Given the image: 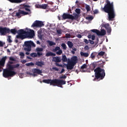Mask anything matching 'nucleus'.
<instances>
[{
    "instance_id": "nucleus-22",
    "label": "nucleus",
    "mask_w": 127,
    "mask_h": 127,
    "mask_svg": "<svg viewBox=\"0 0 127 127\" xmlns=\"http://www.w3.org/2000/svg\"><path fill=\"white\" fill-rule=\"evenodd\" d=\"M36 65H37V66H39V67H42V66H43L44 65H45L44 62L41 61V62H36Z\"/></svg>"
},
{
    "instance_id": "nucleus-6",
    "label": "nucleus",
    "mask_w": 127,
    "mask_h": 127,
    "mask_svg": "<svg viewBox=\"0 0 127 127\" xmlns=\"http://www.w3.org/2000/svg\"><path fill=\"white\" fill-rule=\"evenodd\" d=\"M16 74V72L13 71L12 67L9 65L8 67L3 69V77L4 78H8V77H13L14 75Z\"/></svg>"
},
{
    "instance_id": "nucleus-18",
    "label": "nucleus",
    "mask_w": 127,
    "mask_h": 127,
    "mask_svg": "<svg viewBox=\"0 0 127 127\" xmlns=\"http://www.w3.org/2000/svg\"><path fill=\"white\" fill-rule=\"evenodd\" d=\"M77 60H78V58L76 56H74L71 59V61H69L70 62V63H72V64L76 65L77 64Z\"/></svg>"
},
{
    "instance_id": "nucleus-40",
    "label": "nucleus",
    "mask_w": 127,
    "mask_h": 127,
    "mask_svg": "<svg viewBox=\"0 0 127 127\" xmlns=\"http://www.w3.org/2000/svg\"><path fill=\"white\" fill-rule=\"evenodd\" d=\"M25 65L26 66H33V65H34V64L31 62V63H28L25 64Z\"/></svg>"
},
{
    "instance_id": "nucleus-4",
    "label": "nucleus",
    "mask_w": 127,
    "mask_h": 127,
    "mask_svg": "<svg viewBox=\"0 0 127 127\" xmlns=\"http://www.w3.org/2000/svg\"><path fill=\"white\" fill-rule=\"evenodd\" d=\"M95 72V78L93 79V81H96V80H103L106 76V73L105 72V69H102L100 66L97 67L94 69Z\"/></svg>"
},
{
    "instance_id": "nucleus-39",
    "label": "nucleus",
    "mask_w": 127,
    "mask_h": 127,
    "mask_svg": "<svg viewBox=\"0 0 127 127\" xmlns=\"http://www.w3.org/2000/svg\"><path fill=\"white\" fill-rule=\"evenodd\" d=\"M98 55H99V56H104V55H105V52L101 51L98 53Z\"/></svg>"
},
{
    "instance_id": "nucleus-38",
    "label": "nucleus",
    "mask_w": 127,
    "mask_h": 127,
    "mask_svg": "<svg viewBox=\"0 0 127 127\" xmlns=\"http://www.w3.org/2000/svg\"><path fill=\"white\" fill-rule=\"evenodd\" d=\"M62 53H63V51H62V50H60V49L58 52H56V54H57V55H61Z\"/></svg>"
},
{
    "instance_id": "nucleus-12",
    "label": "nucleus",
    "mask_w": 127,
    "mask_h": 127,
    "mask_svg": "<svg viewBox=\"0 0 127 127\" xmlns=\"http://www.w3.org/2000/svg\"><path fill=\"white\" fill-rule=\"evenodd\" d=\"M42 26H44L43 22L38 20H36L34 22L31 26L32 27H42Z\"/></svg>"
},
{
    "instance_id": "nucleus-14",
    "label": "nucleus",
    "mask_w": 127,
    "mask_h": 127,
    "mask_svg": "<svg viewBox=\"0 0 127 127\" xmlns=\"http://www.w3.org/2000/svg\"><path fill=\"white\" fill-rule=\"evenodd\" d=\"M35 50L36 52H37V54L38 57H40V56H42V55H43V53H42L43 52V48L37 47Z\"/></svg>"
},
{
    "instance_id": "nucleus-44",
    "label": "nucleus",
    "mask_w": 127,
    "mask_h": 127,
    "mask_svg": "<svg viewBox=\"0 0 127 127\" xmlns=\"http://www.w3.org/2000/svg\"><path fill=\"white\" fill-rule=\"evenodd\" d=\"M72 48L73 51H71V53H72V54H75V51H77V48H76L75 47H73Z\"/></svg>"
},
{
    "instance_id": "nucleus-63",
    "label": "nucleus",
    "mask_w": 127,
    "mask_h": 127,
    "mask_svg": "<svg viewBox=\"0 0 127 127\" xmlns=\"http://www.w3.org/2000/svg\"><path fill=\"white\" fill-rule=\"evenodd\" d=\"M32 76H34V77H36V76H37V74H36V73H33V75Z\"/></svg>"
},
{
    "instance_id": "nucleus-46",
    "label": "nucleus",
    "mask_w": 127,
    "mask_h": 127,
    "mask_svg": "<svg viewBox=\"0 0 127 127\" xmlns=\"http://www.w3.org/2000/svg\"><path fill=\"white\" fill-rule=\"evenodd\" d=\"M9 59L10 61H14V62L16 61L15 59H14V58H13V57H10Z\"/></svg>"
},
{
    "instance_id": "nucleus-45",
    "label": "nucleus",
    "mask_w": 127,
    "mask_h": 127,
    "mask_svg": "<svg viewBox=\"0 0 127 127\" xmlns=\"http://www.w3.org/2000/svg\"><path fill=\"white\" fill-rule=\"evenodd\" d=\"M65 37H66V38H71L72 37V35H71V34H66Z\"/></svg>"
},
{
    "instance_id": "nucleus-32",
    "label": "nucleus",
    "mask_w": 127,
    "mask_h": 127,
    "mask_svg": "<svg viewBox=\"0 0 127 127\" xmlns=\"http://www.w3.org/2000/svg\"><path fill=\"white\" fill-rule=\"evenodd\" d=\"M85 8H86L87 11H90V10H91V7L88 4L85 5Z\"/></svg>"
},
{
    "instance_id": "nucleus-64",
    "label": "nucleus",
    "mask_w": 127,
    "mask_h": 127,
    "mask_svg": "<svg viewBox=\"0 0 127 127\" xmlns=\"http://www.w3.org/2000/svg\"><path fill=\"white\" fill-rule=\"evenodd\" d=\"M92 35H88V38H92Z\"/></svg>"
},
{
    "instance_id": "nucleus-54",
    "label": "nucleus",
    "mask_w": 127,
    "mask_h": 127,
    "mask_svg": "<svg viewBox=\"0 0 127 127\" xmlns=\"http://www.w3.org/2000/svg\"><path fill=\"white\" fill-rule=\"evenodd\" d=\"M26 74H27V75H30V76H32L33 75V73L28 71L26 72Z\"/></svg>"
},
{
    "instance_id": "nucleus-35",
    "label": "nucleus",
    "mask_w": 127,
    "mask_h": 127,
    "mask_svg": "<svg viewBox=\"0 0 127 127\" xmlns=\"http://www.w3.org/2000/svg\"><path fill=\"white\" fill-rule=\"evenodd\" d=\"M60 50V47H56L53 50V52H56Z\"/></svg>"
},
{
    "instance_id": "nucleus-47",
    "label": "nucleus",
    "mask_w": 127,
    "mask_h": 127,
    "mask_svg": "<svg viewBox=\"0 0 127 127\" xmlns=\"http://www.w3.org/2000/svg\"><path fill=\"white\" fill-rule=\"evenodd\" d=\"M87 19L89 20H93V19H94V17H93V16H88Z\"/></svg>"
},
{
    "instance_id": "nucleus-56",
    "label": "nucleus",
    "mask_w": 127,
    "mask_h": 127,
    "mask_svg": "<svg viewBox=\"0 0 127 127\" xmlns=\"http://www.w3.org/2000/svg\"><path fill=\"white\" fill-rule=\"evenodd\" d=\"M65 72V69L64 68H62L61 71L60 72V74H62V73H64Z\"/></svg>"
},
{
    "instance_id": "nucleus-1",
    "label": "nucleus",
    "mask_w": 127,
    "mask_h": 127,
    "mask_svg": "<svg viewBox=\"0 0 127 127\" xmlns=\"http://www.w3.org/2000/svg\"><path fill=\"white\" fill-rule=\"evenodd\" d=\"M102 10L108 14V20L109 21H114V19L116 17V12H115L113 2H111L109 0H106V4H105Z\"/></svg>"
},
{
    "instance_id": "nucleus-52",
    "label": "nucleus",
    "mask_w": 127,
    "mask_h": 127,
    "mask_svg": "<svg viewBox=\"0 0 127 127\" xmlns=\"http://www.w3.org/2000/svg\"><path fill=\"white\" fill-rule=\"evenodd\" d=\"M93 12L95 14H97V13H99V10H98V9H95L94 10Z\"/></svg>"
},
{
    "instance_id": "nucleus-34",
    "label": "nucleus",
    "mask_w": 127,
    "mask_h": 127,
    "mask_svg": "<svg viewBox=\"0 0 127 127\" xmlns=\"http://www.w3.org/2000/svg\"><path fill=\"white\" fill-rule=\"evenodd\" d=\"M57 33H58V35L59 36H60V35H61V34H62V29L57 30Z\"/></svg>"
},
{
    "instance_id": "nucleus-61",
    "label": "nucleus",
    "mask_w": 127,
    "mask_h": 127,
    "mask_svg": "<svg viewBox=\"0 0 127 127\" xmlns=\"http://www.w3.org/2000/svg\"><path fill=\"white\" fill-rule=\"evenodd\" d=\"M48 4H53V2L52 1H49L48 2Z\"/></svg>"
},
{
    "instance_id": "nucleus-28",
    "label": "nucleus",
    "mask_w": 127,
    "mask_h": 127,
    "mask_svg": "<svg viewBox=\"0 0 127 127\" xmlns=\"http://www.w3.org/2000/svg\"><path fill=\"white\" fill-rule=\"evenodd\" d=\"M96 67H97V63H93L92 64H91V69L92 70H94V69H95V68H96Z\"/></svg>"
},
{
    "instance_id": "nucleus-57",
    "label": "nucleus",
    "mask_w": 127,
    "mask_h": 127,
    "mask_svg": "<svg viewBox=\"0 0 127 127\" xmlns=\"http://www.w3.org/2000/svg\"><path fill=\"white\" fill-rule=\"evenodd\" d=\"M95 38H96V36H95V35H93L92 36H91L92 40H94Z\"/></svg>"
},
{
    "instance_id": "nucleus-59",
    "label": "nucleus",
    "mask_w": 127,
    "mask_h": 127,
    "mask_svg": "<svg viewBox=\"0 0 127 127\" xmlns=\"http://www.w3.org/2000/svg\"><path fill=\"white\" fill-rule=\"evenodd\" d=\"M21 62L22 64H24L25 63H26L27 62H26V60H23V61H21Z\"/></svg>"
},
{
    "instance_id": "nucleus-26",
    "label": "nucleus",
    "mask_w": 127,
    "mask_h": 127,
    "mask_svg": "<svg viewBox=\"0 0 127 127\" xmlns=\"http://www.w3.org/2000/svg\"><path fill=\"white\" fill-rule=\"evenodd\" d=\"M12 64H13V62L9 61L7 64V68H8L9 66H11L13 69V65H12Z\"/></svg>"
},
{
    "instance_id": "nucleus-37",
    "label": "nucleus",
    "mask_w": 127,
    "mask_h": 127,
    "mask_svg": "<svg viewBox=\"0 0 127 127\" xmlns=\"http://www.w3.org/2000/svg\"><path fill=\"white\" fill-rule=\"evenodd\" d=\"M64 50H66L67 49V46L65 43H63L61 45Z\"/></svg>"
},
{
    "instance_id": "nucleus-11",
    "label": "nucleus",
    "mask_w": 127,
    "mask_h": 127,
    "mask_svg": "<svg viewBox=\"0 0 127 127\" xmlns=\"http://www.w3.org/2000/svg\"><path fill=\"white\" fill-rule=\"evenodd\" d=\"M10 32V29L6 27H0V33L1 35H5L7 33Z\"/></svg>"
},
{
    "instance_id": "nucleus-3",
    "label": "nucleus",
    "mask_w": 127,
    "mask_h": 127,
    "mask_svg": "<svg viewBox=\"0 0 127 127\" xmlns=\"http://www.w3.org/2000/svg\"><path fill=\"white\" fill-rule=\"evenodd\" d=\"M43 82L46 84H50L51 86H57L61 88L63 87L62 86H63V85H65L66 84V81L56 78L54 79H44Z\"/></svg>"
},
{
    "instance_id": "nucleus-10",
    "label": "nucleus",
    "mask_w": 127,
    "mask_h": 127,
    "mask_svg": "<svg viewBox=\"0 0 127 127\" xmlns=\"http://www.w3.org/2000/svg\"><path fill=\"white\" fill-rule=\"evenodd\" d=\"M53 62H56L55 65L56 66H58V67H62L63 68L64 66L62 64H59L60 62H61L62 60L59 57H54L53 58Z\"/></svg>"
},
{
    "instance_id": "nucleus-8",
    "label": "nucleus",
    "mask_w": 127,
    "mask_h": 127,
    "mask_svg": "<svg viewBox=\"0 0 127 127\" xmlns=\"http://www.w3.org/2000/svg\"><path fill=\"white\" fill-rule=\"evenodd\" d=\"M62 17L63 19H71V20H75L76 19H78L79 15L75 14L74 16H73L72 14L64 13L62 16Z\"/></svg>"
},
{
    "instance_id": "nucleus-7",
    "label": "nucleus",
    "mask_w": 127,
    "mask_h": 127,
    "mask_svg": "<svg viewBox=\"0 0 127 127\" xmlns=\"http://www.w3.org/2000/svg\"><path fill=\"white\" fill-rule=\"evenodd\" d=\"M24 50L27 51V52H29L31 51V47H35L36 45L32 41H27L24 42Z\"/></svg>"
},
{
    "instance_id": "nucleus-36",
    "label": "nucleus",
    "mask_w": 127,
    "mask_h": 127,
    "mask_svg": "<svg viewBox=\"0 0 127 127\" xmlns=\"http://www.w3.org/2000/svg\"><path fill=\"white\" fill-rule=\"evenodd\" d=\"M87 68V64H83L81 66V70H83V69H86Z\"/></svg>"
},
{
    "instance_id": "nucleus-43",
    "label": "nucleus",
    "mask_w": 127,
    "mask_h": 127,
    "mask_svg": "<svg viewBox=\"0 0 127 127\" xmlns=\"http://www.w3.org/2000/svg\"><path fill=\"white\" fill-rule=\"evenodd\" d=\"M19 66H20V64H14L13 65V70H14V68H18V67H19Z\"/></svg>"
},
{
    "instance_id": "nucleus-55",
    "label": "nucleus",
    "mask_w": 127,
    "mask_h": 127,
    "mask_svg": "<svg viewBox=\"0 0 127 127\" xmlns=\"http://www.w3.org/2000/svg\"><path fill=\"white\" fill-rule=\"evenodd\" d=\"M89 49H90L89 48V46H85V47H84V50H89Z\"/></svg>"
},
{
    "instance_id": "nucleus-16",
    "label": "nucleus",
    "mask_w": 127,
    "mask_h": 127,
    "mask_svg": "<svg viewBox=\"0 0 127 127\" xmlns=\"http://www.w3.org/2000/svg\"><path fill=\"white\" fill-rule=\"evenodd\" d=\"M36 6L38 8H42V9H46V8H48V7H49L48 4H42V5L38 4L36 5Z\"/></svg>"
},
{
    "instance_id": "nucleus-53",
    "label": "nucleus",
    "mask_w": 127,
    "mask_h": 127,
    "mask_svg": "<svg viewBox=\"0 0 127 127\" xmlns=\"http://www.w3.org/2000/svg\"><path fill=\"white\" fill-rule=\"evenodd\" d=\"M84 42L86 43V44H88L89 43V41L87 40L86 39H84Z\"/></svg>"
},
{
    "instance_id": "nucleus-58",
    "label": "nucleus",
    "mask_w": 127,
    "mask_h": 127,
    "mask_svg": "<svg viewBox=\"0 0 127 127\" xmlns=\"http://www.w3.org/2000/svg\"><path fill=\"white\" fill-rule=\"evenodd\" d=\"M77 37H78V38H82V35L81 34H78Z\"/></svg>"
},
{
    "instance_id": "nucleus-15",
    "label": "nucleus",
    "mask_w": 127,
    "mask_h": 127,
    "mask_svg": "<svg viewBox=\"0 0 127 127\" xmlns=\"http://www.w3.org/2000/svg\"><path fill=\"white\" fill-rule=\"evenodd\" d=\"M103 27H105V29L107 30V33L110 34L112 32V28L110 27V24L107 23L103 25Z\"/></svg>"
},
{
    "instance_id": "nucleus-42",
    "label": "nucleus",
    "mask_w": 127,
    "mask_h": 127,
    "mask_svg": "<svg viewBox=\"0 0 127 127\" xmlns=\"http://www.w3.org/2000/svg\"><path fill=\"white\" fill-rule=\"evenodd\" d=\"M75 12H76V13H77L78 14H80L81 13V9H80L79 8H76L75 9Z\"/></svg>"
},
{
    "instance_id": "nucleus-27",
    "label": "nucleus",
    "mask_w": 127,
    "mask_h": 127,
    "mask_svg": "<svg viewBox=\"0 0 127 127\" xmlns=\"http://www.w3.org/2000/svg\"><path fill=\"white\" fill-rule=\"evenodd\" d=\"M80 55L84 56V57H89V54L88 53L81 52Z\"/></svg>"
},
{
    "instance_id": "nucleus-25",
    "label": "nucleus",
    "mask_w": 127,
    "mask_h": 127,
    "mask_svg": "<svg viewBox=\"0 0 127 127\" xmlns=\"http://www.w3.org/2000/svg\"><path fill=\"white\" fill-rule=\"evenodd\" d=\"M67 45L69 48H73V46H74L73 43L70 41H67Z\"/></svg>"
},
{
    "instance_id": "nucleus-50",
    "label": "nucleus",
    "mask_w": 127,
    "mask_h": 127,
    "mask_svg": "<svg viewBox=\"0 0 127 127\" xmlns=\"http://www.w3.org/2000/svg\"><path fill=\"white\" fill-rule=\"evenodd\" d=\"M88 41H89V43L92 45H93V44H94V43H95V42L93 41V40H88Z\"/></svg>"
},
{
    "instance_id": "nucleus-2",
    "label": "nucleus",
    "mask_w": 127,
    "mask_h": 127,
    "mask_svg": "<svg viewBox=\"0 0 127 127\" xmlns=\"http://www.w3.org/2000/svg\"><path fill=\"white\" fill-rule=\"evenodd\" d=\"M18 35H16V38H20L23 40L25 39L26 37L29 38H33V36L35 35L34 31L33 30H29L26 28L25 30L24 29H20L18 32Z\"/></svg>"
},
{
    "instance_id": "nucleus-20",
    "label": "nucleus",
    "mask_w": 127,
    "mask_h": 127,
    "mask_svg": "<svg viewBox=\"0 0 127 127\" xmlns=\"http://www.w3.org/2000/svg\"><path fill=\"white\" fill-rule=\"evenodd\" d=\"M97 56H98V53L97 52H93L91 54L90 58L94 60Z\"/></svg>"
},
{
    "instance_id": "nucleus-9",
    "label": "nucleus",
    "mask_w": 127,
    "mask_h": 127,
    "mask_svg": "<svg viewBox=\"0 0 127 127\" xmlns=\"http://www.w3.org/2000/svg\"><path fill=\"white\" fill-rule=\"evenodd\" d=\"M91 31L94 33H96L97 35H98V36H104V35H106V34L107 33L106 30L105 29H102L101 31H100L98 29H94L91 30Z\"/></svg>"
},
{
    "instance_id": "nucleus-30",
    "label": "nucleus",
    "mask_w": 127,
    "mask_h": 127,
    "mask_svg": "<svg viewBox=\"0 0 127 127\" xmlns=\"http://www.w3.org/2000/svg\"><path fill=\"white\" fill-rule=\"evenodd\" d=\"M7 41L8 43H11L12 42V40H11V36H8L7 38Z\"/></svg>"
},
{
    "instance_id": "nucleus-31",
    "label": "nucleus",
    "mask_w": 127,
    "mask_h": 127,
    "mask_svg": "<svg viewBox=\"0 0 127 127\" xmlns=\"http://www.w3.org/2000/svg\"><path fill=\"white\" fill-rule=\"evenodd\" d=\"M30 55L31 57H33V58H35V57H37V56H38L37 53L36 54V53H31Z\"/></svg>"
},
{
    "instance_id": "nucleus-51",
    "label": "nucleus",
    "mask_w": 127,
    "mask_h": 127,
    "mask_svg": "<svg viewBox=\"0 0 127 127\" xmlns=\"http://www.w3.org/2000/svg\"><path fill=\"white\" fill-rule=\"evenodd\" d=\"M53 70H55V71H59V69L56 67H53Z\"/></svg>"
},
{
    "instance_id": "nucleus-49",
    "label": "nucleus",
    "mask_w": 127,
    "mask_h": 127,
    "mask_svg": "<svg viewBox=\"0 0 127 127\" xmlns=\"http://www.w3.org/2000/svg\"><path fill=\"white\" fill-rule=\"evenodd\" d=\"M67 78V76L65 75H62V76L60 77V79H66Z\"/></svg>"
},
{
    "instance_id": "nucleus-24",
    "label": "nucleus",
    "mask_w": 127,
    "mask_h": 127,
    "mask_svg": "<svg viewBox=\"0 0 127 127\" xmlns=\"http://www.w3.org/2000/svg\"><path fill=\"white\" fill-rule=\"evenodd\" d=\"M46 57H49V56H56V54L51 52H48L46 53Z\"/></svg>"
},
{
    "instance_id": "nucleus-19",
    "label": "nucleus",
    "mask_w": 127,
    "mask_h": 127,
    "mask_svg": "<svg viewBox=\"0 0 127 127\" xmlns=\"http://www.w3.org/2000/svg\"><path fill=\"white\" fill-rule=\"evenodd\" d=\"M32 72L34 74H42V71L37 68H33L32 69Z\"/></svg>"
},
{
    "instance_id": "nucleus-29",
    "label": "nucleus",
    "mask_w": 127,
    "mask_h": 127,
    "mask_svg": "<svg viewBox=\"0 0 127 127\" xmlns=\"http://www.w3.org/2000/svg\"><path fill=\"white\" fill-rule=\"evenodd\" d=\"M62 60L63 62H67V57H66L65 55H63Z\"/></svg>"
},
{
    "instance_id": "nucleus-60",
    "label": "nucleus",
    "mask_w": 127,
    "mask_h": 127,
    "mask_svg": "<svg viewBox=\"0 0 127 127\" xmlns=\"http://www.w3.org/2000/svg\"><path fill=\"white\" fill-rule=\"evenodd\" d=\"M104 65H105V64H104V62H102V63L101 64L100 67L103 68L104 67Z\"/></svg>"
},
{
    "instance_id": "nucleus-48",
    "label": "nucleus",
    "mask_w": 127,
    "mask_h": 127,
    "mask_svg": "<svg viewBox=\"0 0 127 127\" xmlns=\"http://www.w3.org/2000/svg\"><path fill=\"white\" fill-rule=\"evenodd\" d=\"M3 45H4V43L2 42L1 41H0V47H3Z\"/></svg>"
},
{
    "instance_id": "nucleus-5",
    "label": "nucleus",
    "mask_w": 127,
    "mask_h": 127,
    "mask_svg": "<svg viewBox=\"0 0 127 127\" xmlns=\"http://www.w3.org/2000/svg\"><path fill=\"white\" fill-rule=\"evenodd\" d=\"M29 8H30V5L23 4L21 6V8H22V9H25V10L28 12H25L23 10L19 9L18 12L16 13V16L18 17V18H20L22 15H27V14H30V13H31V10L30 9H29Z\"/></svg>"
},
{
    "instance_id": "nucleus-17",
    "label": "nucleus",
    "mask_w": 127,
    "mask_h": 127,
    "mask_svg": "<svg viewBox=\"0 0 127 127\" xmlns=\"http://www.w3.org/2000/svg\"><path fill=\"white\" fill-rule=\"evenodd\" d=\"M65 66H66V68L67 70H72V69L74 68L75 64H72L70 62H68L67 64H65Z\"/></svg>"
},
{
    "instance_id": "nucleus-23",
    "label": "nucleus",
    "mask_w": 127,
    "mask_h": 127,
    "mask_svg": "<svg viewBox=\"0 0 127 127\" xmlns=\"http://www.w3.org/2000/svg\"><path fill=\"white\" fill-rule=\"evenodd\" d=\"M10 32L14 35H15L16 33H18V30L17 31L16 29H11V30H10Z\"/></svg>"
},
{
    "instance_id": "nucleus-41",
    "label": "nucleus",
    "mask_w": 127,
    "mask_h": 127,
    "mask_svg": "<svg viewBox=\"0 0 127 127\" xmlns=\"http://www.w3.org/2000/svg\"><path fill=\"white\" fill-rule=\"evenodd\" d=\"M19 55L20 56V58L21 59L24 58V53L23 52H20L19 53Z\"/></svg>"
},
{
    "instance_id": "nucleus-62",
    "label": "nucleus",
    "mask_w": 127,
    "mask_h": 127,
    "mask_svg": "<svg viewBox=\"0 0 127 127\" xmlns=\"http://www.w3.org/2000/svg\"><path fill=\"white\" fill-rule=\"evenodd\" d=\"M96 41H97V42H96V44H97V43H99V38L97 37V38H96Z\"/></svg>"
},
{
    "instance_id": "nucleus-13",
    "label": "nucleus",
    "mask_w": 127,
    "mask_h": 127,
    "mask_svg": "<svg viewBox=\"0 0 127 127\" xmlns=\"http://www.w3.org/2000/svg\"><path fill=\"white\" fill-rule=\"evenodd\" d=\"M6 59H7V57L5 56L1 58V60H0V72H1V71H2L1 67H3V66H4V64H5V61Z\"/></svg>"
},
{
    "instance_id": "nucleus-21",
    "label": "nucleus",
    "mask_w": 127,
    "mask_h": 127,
    "mask_svg": "<svg viewBox=\"0 0 127 127\" xmlns=\"http://www.w3.org/2000/svg\"><path fill=\"white\" fill-rule=\"evenodd\" d=\"M10 2H13L14 3H20V2H22V1H25V0H7Z\"/></svg>"
},
{
    "instance_id": "nucleus-33",
    "label": "nucleus",
    "mask_w": 127,
    "mask_h": 127,
    "mask_svg": "<svg viewBox=\"0 0 127 127\" xmlns=\"http://www.w3.org/2000/svg\"><path fill=\"white\" fill-rule=\"evenodd\" d=\"M48 43L50 46H52L53 45H56V43H55L51 41H49Z\"/></svg>"
}]
</instances>
